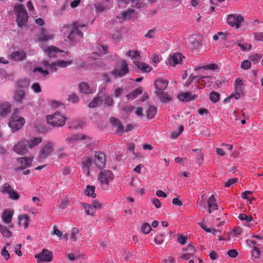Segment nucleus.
I'll list each match as a JSON object with an SVG mask.
<instances>
[{
  "label": "nucleus",
  "mask_w": 263,
  "mask_h": 263,
  "mask_svg": "<svg viewBox=\"0 0 263 263\" xmlns=\"http://www.w3.org/2000/svg\"><path fill=\"white\" fill-rule=\"evenodd\" d=\"M14 11L16 16V22L17 25L20 27L25 26L28 18L25 6L22 4H18L14 7Z\"/></svg>",
  "instance_id": "obj_1"
},
{
  "label": "nucleus",
  "mask_w": 263,
  "mask_h": 263,
  "mask_svg": "<svg viewBox=\"0 0 263 263\" xmlns=\"http://www.w3.org/2000/svg\"><path fill=\"white\" fill-rule=\"evenodd\" d=\"M73 29L70 31L68 39L72 42H77L81 40L83 36V33L80 30V29L85 27L86 25L82 23L74 22L72 24Z\"/></svg>",
  "instance_id": "obj_2"
},
{
  "label": "nucleus",
  "mask_w": 263,
  "mask_h": 263,
  "mask_svg": "<svg viewBox=\"0 0 263 263\" xmlns=\"http://www.w3.org/2000/svg\"><path fill=\"white\" fill-rule=\"evenodd\" d=\"M66 120V117L57 112L47 116L48 124L52 126H62L65 124Z\"/></svg>",
  "instance_id": "obj_3"
},
{
  "label": "nucleus",
  "mask_w": 263,
  "mask_h": 263,
  "mask_svg": "<svg viewBox=\"0 0 263 263\" xmlns=\"http://www.w3.org/2000/svg\"><path fill=\"white\" fill-rule=\"evenodd\" d=\"M115 176L110 170H103L100 172L98 175V180L102 185H108L109 183L114 179Z\"/></svg>",
  "instance_id": "obj_4"
},
{
  "label": "nucleus",
  "mask_w": 263,
  "mask_h": 263,
  "mask_svg": "<svg viewBox=\"0 0 263 263\" xmlns=\"http://www.w3.org/2000/svg\"><path fill=\"white\" fill-rule=\"evenodd\" d=\"M227 21L230 26L238 29L244 22V18L239 14H230L228 15Z\"/></svg>",
  "instance_id": "obj_5"
},
{
  "label": "nucleus",
  "mask_w": 263,
  "mask_h": 263,
  "mask_svg": "<svg viewBox=\"0 0 263 263\" xmlns=\"http://www.w3.org/2000/svg\"><path fill=\"white\" fill-rule=\"evenodd\" d=\"M0 191L4 194H8V197L13 200H17L20 197V193L15 191L8 183H4L1 187Z\"/></svg>",
  "instance_id": "obj_6"
},
{
  "label": "nucleus",
  "mask_w": 263,
  "mask_h": 263,
  "mask_svg": "<svg viewBox=\"0 0 263 263\" xmlns=\"http://www.w3.org/2000/svg\"><path fill=\"white\" fill-rule=\"evenodd\" d=\"M24 123L25 119L23 117H18L16 110L11 117L9 125L14 132L21 128Z\"/></svg>",
  "instance_id": "obj_7"
},
{
  "label": "nucleus",
  "mask_w": 263,
  "mask_h": 263,
  "mask_svg": "<svg viewBox=\"0 0 263 263\" xmlns=\"http://www.w3.org/2000/svg\"><path fill=\"white\" fill-rule=\"evenodd\" d=\"M34 257L37 259V263L50 262L52 260L53 255L50 251L44 249L40 253L36 254Z\"/></svg>",
  "instance_id": "obj_8"
},
{
  "label": "nucleus",
  "mask_w": 263,
  "mask_h": 263,
  "mask_svg": "<svg viewBox=\"0 0 263 263\" xmlns=\"http://www.w3.org/2000/svg\"><path fill=\"white\" fill-rule=\"evenodd\" d=\"M69 61L66 62L63 60L58 61L56 62L49 63L48 61H44L42 64L47 67L51 71L54 72L57 70V67H65L71 64Z\"/></svg>",
  "instance_id": "obj_9"
},
{
  "label": "nucleus",
  "mask_w": 263,
  "mask_h": 263,
  "mask_svg": "<svg viewBox=\"0 0 263 263\" xmlns=\"http://www.w3.org/2000/svg\"><path fill=\"white\" fill-rule=\"evenodd\" d=\"M129 72L128 64L126 61L122 60V65L120 68H115L111 71L110 73L116 78L118 77H122Z\"/></svg>",
  "instance_id": "obj_10"
},
{
  "label": "nucleus",
  "mask_w": 263,
  "mask_h": 263,
  "mask_svg": "<svg viewBox=\"0 0 263 263\" xmlns=\"http://www.w3.org/2000/svg\"><path fill=\"white\" fill-rule=\"evenodd\" d=\"M52 151V143L48 142L41 148L40 154L38 156V160L42 162L47 158Z\"/></svg>",
  "instance_id": "obj_11"
},
{
  "label": "nucleus",
  "mask_w": 263,
  "mask_h": 263,
  "mask_svg": "<svg viewBox=\"0 0 263 263\" xmlns=\"http://www.w3.org/2000/svg\"><path fill=\"white\" fill-rule=\"evenodd\" d=\"M27 143L24 139L19 141L13 147V151L20 155H24L28 153Z\"/></svg>",
  "instance_id": "obj_12"
},
{
  "label": "nucleus",
  "mask_w": 263,
  "mask_h": 263,
  "mask_svg": "<svg viewBox=\"0 0 263 263\" xmlns=\"http://www.w3.org/2000/svg\"><path fill=\"white\" fill-rule=\"evenodd\" d=\"M93 161L98 168H104L106 165V159L104 154L100 152H96Z\"/></svg>",
  "instance_id": "obj_13"
},
{
  "label": "nucleus",
  "mask_w": 263,
  "mask_h": 263,
  "mask_svg": "<svg viewBox=\"0 0 263 263\" xmlns=\"http://www.w3.org/2000/svg\"><path fill=\"white\" fill-rule=\"evenodd\" d=\"M33 158L28 157H21L17 159V161L21 165L15 168L16 171H22L30 166L32 163Z\"/></svg>",
  "instance_id": "obj_14"
},
{
  "label": "nucleus",
  "mask_w": 263,
  "mask_h": 263,
  "mask_svg": "<svg viewBox=\"0 0 263 263\" xmlns=\"http://www.w3.org/2000/svg\"><path fill=\"white\" fill-rule=\"evenodd\" d=\"M135 4V7L138 9H141L146 7V4L139 0H119V7H125V5H130L134 6Z\"/></svg>",
  "instance_id": "obj_15"
},
{
  "label": "nucleus",
  "mask_w": 263,
  "mask_h": 263,
  "mask_svg": "<svg viewBox=\"0 0 263 263\" xmlns=\"http://www.w3.org/2000/svg\"><path fill=\"white\" fill-rule=\"evenodd\" d=\"M168 82L161 79H157L154 83V87L156 89L155 93L158 91H163L167 87Z\"/></svg>",
  "instance_id": "obj_16"
},
{
  "label": "nucleus",
  "mask_w": 263,
  "mask_h": 263,
  "mask_svg": "<svg viewBox=\"0 0 263 263\" xmlns=\"http://www.w3.org/2000/svg\"><path fill=\"white\" fill-rule=\"evenodd\" d=\"M91 138L85 135L79 134L68 137L66 139V141L68 143H72L79 140H86V141L85 143H87L88 142L91 141Z\"/></svg>",
  "instance_id": "obj_17"
},
{
  "label": "nucleus",
  "mask_w": 263,
  "mask_h": 263,
  "mask_svg": "<svg viewBox=\"0 0 263 263\" xmlns=\"http://www.w3.org/2000/svg\"><path fill=\"white\" fill-rule=\"evenodd\" d=\"M183 58L181 53H174L170 55L168 59V64L172 66H175L177 64H181Z\"/></svg>",
  "instance_id": "obj_18"
},
{
  "label": "nucleus",
  "mask_w": 263,
  "mask_h": 263,
  "mask_svg": "<svg viewBox=\"0 0 263 263\" xmlns=\"http://www.w3.org/2000/svg\"><path fill=\"white\" fill-rule=\"evenodd\" d=\"M11 59L15 61H22L26 58V53L22 50L14 51L10 55Z\"/></svg>",
  "instance_id": "obj_19"
},
{
  "label": "nucleus",
  "mask_w": 263,
  "mask_h": 263,
  "mask_svg": "<svg viewBox=\"0 0 263 263\" xmlns=\"http://www.w3.org/2000/svg\"><path fill=\"white\" fill-rule=\"evenodd\" d=\"M110 123L116 128V132L121 135L124 131V127L120 120L116 118L111 117L109 119Z\"/></svg>",
  "instance_id": "obj_20"
},
{
  "label": "nucleus",
  "mask_w": 263,
  "mask_h": 263,
  "mask_svg": "<svg viewBox=\"0 0 263 263\" xmlns=\"http://www.w3.org/2000/svg\"><path fill=\"white\" fill-rule=\"evenodd\" d=\"M25 96L26 93L24 90L17 89L15 91L13 96V100L20 104H23Z\"/></svg>",
  "instance_id": "obj_21"
},
{
  "label": "nucleus",
  "mask_w": 263,
  "mask_h": 263,
  "mask_svg": "<svg viewBox=\"0 0 263 263\" xmlns=\"http://www.w3.org/2000/svg\"><path fill=\"white\" fill-rule=\"evenodd\" d=\"M133 63L139 69L142 71L143 72H149L152 69V68L148 65L145 63L141 62L139 60H134Z\"/></svg>",
  "instance_id": "obj_22"
},
{
  "label": "nucleus",
  "mask_w": 263,
  "mask_h": 263,
  "mask_svg": "<svg viewBox=\"0 0 263 263\" xmlns=\"http://www.w3.org/2000/svg\"><path fill=\"white\" fill-rule=\"evenodd\" d=\"M13 215V212L10 210H5L3 211L2 214V220L7 224L11 223L12 216Z\"/></svg>",
  "instance_id": "obj_23"
},
{
  "label": "nucleus",
  "mask_w": 263,
  "mask_h": 263,
  "mask_svg": "<svg viewBox=\"0 0 263 263\" xmlns=\"http://www.w3.org/2000/svg\"><path fill=\"white\" fill-rule=\"evenodd\" d=\"M196 95H193L191 92L188 91L184 93H181L178 95V98L181 101H190L195 99Z\"/></svg>",
  "instance_id": "obj_24"
},
{
  "label": "nucleus",
  "mask_w": 263,
  "mask_h": 263,
  "mask_svg": "<svg viewBox=\"0 0 263 263\" xmlns=\"http://www.w3.org/2000/svg\"><path fill=\"white\" fill-rule=\"evenodd\" d=\"M44 50L50 58L57 57V54L61 51L58 48L53 46L45 48Z\"/></svg>",
  "instance_id": "obj_25"
},
{
  "label": "nucleus",
  "mask_w": 263,
  "mask_h": 263,
  "mask_svg": "<svg viewBox=\"0 0 263 263\" xmlns=\"http://www.w3.org/2000/svg\"><path fill=\"white\" fill-rule=\"evenodd\" d=\"M209 207V213H212V210L218 209V205L216 203V199L214 195H212L207 201Z\"/></svg>",
  "instance_id": "obj_26"
},
{
  "label": "nucleus",
  "mask_w": 263,
  "mask_h": 263,
  "mask_svg": "<svg viewBox=\"0 0 263 263\" xmlns=\"http://www.w3.org/2000/svg\"><path fill=\"white\" fill-rule=\"evenodd\" d=\"M53 34H48L45 29L43 28H41V31L39 35L38 40L39 41H47L53 38Z\"/></svg>",
  "instance_id": "obj_27"
},
{
  "label": "nucleus",
  "mask_w": 263,
  "mask_h": 263,
  "mask_svg": "<svg viewBox=\"0 0 263 263\" xmlns=\"http://www.w3.org/2000/svg\"><path fill=\"white\" fill-rule=\"evenodd\" d=\"M18 224L20 226L24 227L26 229L28 227V223L29 221V217L27 215H22L18 216Z\"/></svg>",
  "instance_id": "obj_28"
},
{
  "label": "nucleus",
  "mask_w": 263,
  "mask_h": 263,
  "mask_svg": "<svg viewBox=\"0 0 263 263\" xmlns=\"http://www.w3.org/2000/svg\"><path fill=\"white\" fill-rule=\"evenodd\" d=\"M156 95L159 97L161 101L163 103H168L172 100V98L166 92L164 91H158V92L155 93Z\"/></svg>",
  "instance_id": "obj_29"
},
{
  "label": "nucleus",
  "mask_w": 263,
  "mask_h": 263,
  "mask_svg": "<svg viewBox=\"0 0 263 263\" xmlns=\"http://www.w3.org/2000/svg\"><path fill=\"white\" fill-rule=\"evenodd\" d=\"M42 141L41 138L34 137L30 138L29 140H26V142L28 147L30 148H32L41 143Z\"/></svg>",
  "instance_id": "obj_30"
},
{
  "label": "nucleus",
  "mask_w": 263,
  "mask_h": 263,
  "mask_svg": "<svg viewBox=\"0 0 263 263\" xmlns=\"http://www.w3.org/2000/svg\"><path fill=\"white\" fill-rule=\"evenodd\" d=\"M248 245L253 248V250L252 252V255L255 258H257L260 255V251L256 246V242L254 240H247Z\"/></svg>",
  "instance_id": "obj_31"
},
{
  "label": "nucleus",
  "mask_w": 263,
  "mask_h": 263,
  "mask_svg": "<svg viewBox=\"0 0 263 263\" xmlns=\"http://www.w3.org/2000/svg\"><path fill=\"white\" fill-rule=\"evenodd\" d=\"M79 89L81 92L85 94H90L92 92L88 84L85 82H82L79 84Z\"/></svg>",
  "instance_id": "obj_32"
},
{
  "label": "nucleus",
  "mask_w": 263,
  "mask_h": 263,
  "mask_svg": "<svg viewBox=\"0 0 263 263\" xmlns=\"http://www.w3.org/2000/svg\"><path fill=\"white\" fill-rule=\"evenodd\" d=\"M143 92L142 88L141 87L135 89L134 91L131 92L130 93H128L126 95V97L128 99L133 100L137 97V96L141 94Z\"/></svg>",
  "instance_id": "obj_33"
},
{
  "label": "nucleus",
  "mask_w": 263,
  "mask_h": 263,
  "mask_svg": "<svg viewBox=\"0 0 263 263\" xmlns=\"http://www.w3.org/2000/svg\"><path fill=\"white\" fill-rule=\"evenodd\" d=\"M157 112V108L154 105H149L147 110L146 116L148 119L154 118Z\"/></svg>",
  "instance_id": "obj_34"
},
{
  "label": "nucleus",
  "mask_w": 263,
  "mask_h": 263,
  "mask_svg": "<svg viewBox=\"0 0 263 263\" xmlns=\"http://www.w3.org/2000/svg\"><path fill=\"white\" fill-rule=\"evenodd\" d=\"M11 106L8 103L2 104L0 105V115L5 116L10 111Z\"/></svg>",
  "instance_id": "obj_35"
},
{
  "label": "nucleus",
  "mask_w": 263,
  "mask_h": 263,
  "mask_svg": "<svg viewBox=\"0 0 263 263\" xmlns=\"http://www.w3.org/2000/svg\"><path fill=\"white\" fill-rule=\"evenodd\" d=\"M82 206L84 208L86 213L87 215L94 216L96 209L94 208L93 205L91 204H88L85 203H83L82 204Z\"/></svg>",
  "instance_id": "obj_36"
},
{
  "label": "nucleus",
  "mask_w": 263,
  "mask_h": 263,
  "mask_svg": "<svg viewBox=\"0 0 263 263\" xmlns=\"http://www.w3.org/2000/svg\"><path fill=\"white\" fill-rule=\"evenodd\" d=\"M126 55L128 56L132 59H135V60H139L141 58L140 54L138 50H130L127 52Z\"/></svg>",
  "instance_id": "obj_37"
},
{
  "label": "nucleus",
  "mask_w": 263,
  "mask_h": 263,
  "mask_svg": "<svg viewBox=\"0 0 263 263\" xmlns=\"http://www.w3.org/2000/svg\"><path fill=\"white\" fill-rule=\"evenodd\" d=\"M95 186L88 185L86 186V189L85 191V194L88 196H90L92 198H95L96 197V194L95 193Z\"/></svg>",
  "instance_id": "obj_38"
},
{
  "label": "nucleus",
  "mask_w": 263,
  "mask_h": 263,
  "mask_svg": "<svg viewBox=\"0 0 263 263\" xmlns=\"http://www.w3.org/2000/svg\"><path fill=\"white\" fill-rule=\"evenodd\" d=\"M0 232L4 237L10 238L12 236V232L6 226L0 224Z\"/></svg>",
  "instance_id": "obj_39"
},
{
  "label": "nucleus",
  "mask_w": 263,
  "mask_h": 263,
  "mask_svg": "<svg viewBox=\"0 0 263 263\" xmlns=\"http://www.w3.org/2000/svg\"><path fill=\"white\" fill-rule=\"evenodd\" d=\"M102 103L103 100L99 97H96L89 103L88 106L89 108H95L99 106Z\"/></svg>",
  "instance_id": "obj_40"
},
{
  "label": "nucleus",
  "mask_w": 263,
  "mask_h": 263,
  "mask_svg": "<svg viewBox=\"0 0 263 263\" xmlns=\"http://www.w3.org/2000/svg\"><path fill=\"white\" fill-rule=\"evenodd\" d=\"M207 200V196L206 194L202 195L200 198L197 202V206L201 208H205L206 207V202Z\"/></svg>",
  "instance_id": "obj_41"
},
{
  "label": "nucleus",
  "mask_w": 263,
  "mask_h": 263,
  "mask_svg": "<svg viewBox=\"0 0 263 263\" xmlns=\"http://www.w3.org/2000/svg\"><path fill=\"white\" fill-rule=\"evenodd\" d=\"M189 42L191 43V48L193 49H196L201 46V43L196 39H194L192 37L190 39Z\"/></svg>",
  "instance_id": "obj_42"
},
{
  "label": "nucleus",
  "mask_w": 263,
  "mask_h": 263,
  "mask_svg": "<svg viewBox=\"0 0 263 263\" xmlns=\"http://www.w3.org/2000/svg\"><path fill=\"white\" fill-rule=\"evenodd\" d=\"M209 98L213 103H216L219 100L220 94L215 91H212L209 95Z\"/></svg>",
  "instance_id": "obj_43"
},
{
  "label": "nucleus",
  "mask_w": 263,
  "mask_h": 263,
  "mask_svg": "<svg viewBox=\"0 0 263 263\" xmlns=\"http://www.w3.org/2000/svg\"><path fill=\"white\" fill-rule=\"evenodd\" d=\"M134 11L133 9H129L122 13V18L123 20L129 19L131 17L132 15L134 13Z\"/></svg>",
  "instance_id": "obj_44"
},
{
  "label": "nucleus",
  "mask_w": 263,
  "mask_h": 263,
  "mask_svg": "<svg viewBox=\"0 0 263 263\" xmlns=\"http://www.w3.org/2000/svg\"><path fill=\"white\" fill-rule=\"evenodd\" d=\"M103 102H104V105L110 106L113 104L114 100L111 96L106 95L104 97Z\"/></svg>",
  "instance_id": "obj_45"
},
{
  "label": "nucleus",
  "mask_w": 263,
  "mask_h": 263,
  "mask_svg": "<svg viewBox=\"0 0 263 263\" xmlns=\"http://www.w3.org/2000/svg\"><path fill=\"white\" fill-rule=\"evenodd\" d=\"M142 232L145 234H148L152 230V227L148 223H144L141 227Z\"/></svg>",
  "instance_id": "obj_46"
},
{
  "label": "nucleus",
  "mask_w": 263,
  "mask_h": 263,
  "mask_svg": "<svg viewBox=\"0 0 263 263\" xmlns=\"http://www.w3.org/2000/svg\"><path fill=\"white\" fill-rule=\"evenodd\" d=\"M200 227L203 229L205 232L208 233H212L214 235H216L218 233H220L219 231H217L215 230L214 228L209 229L207 228L205 226V224L204 223H200Z\"/></svg>",
  "instance_id": "obj_47"
},
{
  "label": "nucleus",
  "mask_w": 263,
  "mask_h": 263,
  "mask_svg": "<svg viewBox=\"0 0 263 263\" xmlns=\"http://www.w3.org/2000/svg\"><path fill=\"white\" fill-rule=\"evenodd\" d=\"M238 218L241 220H246L247 222H251L253 220V217L251 215H247L245 214H240L239 215Z\"/></svg>",
  "instance_id": "obj_48"
},
{
  "label": "nucleus",
  "mask_w": 263,
  "mask_h": 263,
  "mask_svg": "<svg viewBox=\"0 0 263 263\" xmlns=\"http://www.w3.org/2000/svg\"><path fill=\"white\" fill-rule=\"evenodd\" d=\"M79 230L78 228L74 227L72 229L71 236L70 238L73 241H75L77 240V237L76 236V235L79 234Z\"/></svg>",
  "instance_id": "obj_49"
},
{
  "label": "nucleus",
  "mask_w": 263,
  "mask_h": 263,
  "mask_svg": "<svg viewBox=\"0 0 263 263\" xmlns=\"http://www.w3.org/2000/svg\"><path fill=\"white\" fill-rule=\"evenodd\" d=\"M235 83L237 84V85L235 86V91H241L242 87L243 85V82L242 80H240L239 78H238L235 80Z\"/></svg>",
  "instance_id": "obj_50"
},
{
  "label": "nucleus",
  "mask_w": 263,
  "mask_h": 263,
  "mask_svg": "<svg viewBox=\"0 0 263 263\" xmlns=\"http://www.w3.org/2000/svg\"><path fill=\"white\" fill-rule=\"evenodd\" d=\"M68 100L73 103H77L79 101L78 96L75 93H72L69 96Z\"/></svg>",
  "instance_id": "obj_51"
},
{
  "label": "nucleus",
  "mask_w": 263,
  "mask_h": 263,
  "mask_svg": "<svg viewBox=\"0 0 263 263\" xmlns=\"http://www.w3.org/2000/svg\"><path fill=\"white\" fill-rule=\"evenodd\" d=\"M164 236V234L162 233L157 235L155 238V242L158 244L160 245L163 242V238Z\"/></svg>",
  "instance_id": "obj_52"
},
{
  "label": "nucleus",
  "mask_w": 263,
  "mask_h": 263,
  "mask_svg": "<svg viewBox=\"0 0 263 263\" xmlns=\"http://www.w3.org/2000/svg\"><path fill=\"white\" fill-rule=\"evenodd\" d=\"M205 69H210L215 70L218 68V65L216 64H210L201 67Z\"/></svg>",
  "instance_id": "obj_53"
},
{
  "label": "nucleus",
  "mask_w": 263,
  "mask_h": 263,
  "mask_svg": "<svg viewBox=\"0 0 263 263\" xmlns=\"http://www.w3.org/2000/svg\"><path fill=\"white\" fill-rule=\"evenodd\" d=\"M31 88L36 93H40L41 91V88L38 83H34L31 86Z\"/></svg>",
  "instance_id": "obj_54"
},
{
  "label": "nucleus",
  "mask_w": 263,
  "mask_h": 263,
  "mask_svg": "<svg viewBox=\"0 0 263 263\" xmlns=\"http://www.w3.org/2000/svg\"><path fill=\"white\" fill-rule=\"evenodd\" d=\"M238 181V179L237 178L229 179V180H228L227 181L224 182V186L225 187H229L232 184H233L236 182H237Z\"/></svg>",
  "instance_id": "obj_55"
},
{
  "label": "nucleus",
  "mask_w": 263,
  "mask_h": 263,
  "mask_svg": "<svg viewBox=\"0 0 263 263\" xmlns=\"http://www.w3.org/2000/svg\"><path fill=\"white\" fill-rule=\"evenodd\" d=\"M261 58H262V55L261 54H255L251 55L250 57V59L252 61H253L255 63H257L260 60V59Z\"/></svg>",
  "instance_id": "obj_56"
},
{
  "label": "nucleus",
  "mask_w": 263,
  "mask_h": 263,
  "mask_svg": "<svg viewBox=\"0 0 263 263\" xmlns=\"http://www.w3.org/2000/svg\"><path fill=\"white\" fill-rule=\"evenodd\" d=\"M251 67V63L248 60H245L242 62L241 67L245 70L248 69Z\"/></svg>",
  "instance_id": "obj_57"
},
{
  "label": "nucleus",
  "mask_w": 263,
  "mask_h": 263,
  "mask_svg": "<svg viewBox=\"0 0 263 263\" xmlns=\"http://www.w3.org/2000/svg\"><path fill=\"white\" fill-rule=\"evenodd\" d=\"M92 163V160L91 158H88L86 160H84L82 162L83 166L86 168H89Z\"/></svg>",
  "instance_id": "obj_58"
},
{
  "label": "nucleus",
  "mask_w": 263,
  "mask_h": 263,
  "mask_svg": "<svg viewBox=\"0 0 263 263\" xmlns=\"http://www.w3.org/2000/svg\"><path fill=\"white\" fill-rule=\"evenodd\" d=\"M69 202V200L68 199H63L61 202L60 208L62 209H65L68 206Z\"/></svg>",
  "instance_id": "obj_59"
},
{
  "label": "nucleus",
  "mask_w": 263,
  "mask_h": 263,
  "mask_svg": "<svg viewBox=\"0 0 263 263\" xmlns=\"http://www.w3.org/2000/svg\"><path fill=\"white\" fill-rule=\"evenodd\" d=\"M1 255L4 256L7 260L10 258V254L7 250L6 247L2 249Z\"/></svg>",
  "instance_id": "obj_60"
},
{
  "label": "nucleus",
  "mask_w": 263,
  "mask_h": 263,
  "mask_svg": "<svg viewBox=\"0 0 263 263\" xmlns=\"http://www.w3.org/2000/svg\"><path fill=\"white\" fill-rule=\"evenodd\" d=\"M193 255H194V253H193V252H189V253H186L183 254L181 256V259H184V260H189L192 258V257L193 256Z\"/></svg>",
  "instance_id": "obj_61"
},
{
  "label": "nucleus",
  "mask_w": 263,
  "mask_h": 263,
  "mask_svg": "<svg viewBox=\"0 0 263 263\" xmlns=\"http://www.w3.org/2000/svg\"><path fill=\"white\" fill-rule=\"evenodd\" d=\"M187 237L183 235H179L177 238L178 241L181 245H183L186 243Z\"/></svg>",
  "instance_id": "obj_62"
},
{
  "label": "nucleus",
  "mask_w": 263,
  "mask_h": 263,
  "mask_svg": "<svg viewBox=\"0 0 263 263\" xmlns=\"http://www.w3.org/2000/svg\"><path fill=\"white\" fill-rule=\"evenodd\" d=\"M252 192L251 191H245L241 194V197L243 199H250V197L252 196Z\"/></svg>",
  "instance_id": "obj_63"
},
{
  "label": "nucleus",
  "mask_w": 263,
  "mask_h": 263,
  "mask_svg": "<svg viewBox=\"0 0 263 263\" xmlns=\"http://www.w3.org/2000/svg\"><path fill=\"white\" fill-rule=\"evenodd\" d=\"M155 29H151L149 30L147 33L145 34V36L149 38V39H153L155 36Z\"/></svg>",
  "instance_id": "obj_64"
}]
</instances>
